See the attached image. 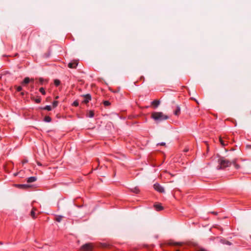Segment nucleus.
I'll return each mask as SVG.
<instances>
[{
  "instance_id": "nucleus-1",
  "label": "nucleus",
  "mask_w": 251,
  "mask_h": 251,
  "mask_svg": "<svg viewBox=\"0 0 251 251\" xmlns=\"http://www.w3.org/2000/svg\"><path fill=\"white\" fill-rule=\"evenodd\" d=\"M236 161V159L229 161L224 157H221L218 160L219 165L217 166V169L219 170L229 167L232 163H235Z\"/></svg>"
},
{
  "instance_id": "nucleus-2",
  "label": "nucleus",
  "mask_w": 251,
  "mask_h": 251,
  "mask_svg": "<svg viewBox=\"0 0 251 251\" xmlns=\"http://www.w3.org/2000/svg\"><path fill=\"white\" fill-rule=\"evenodd\" d=\"M151 117L158 124L169 119V117L161 112H154L151 113Z\"/></svg>"
},
{
  "instance_id": "nucleus-3",
  "label": "nucleus",
  "mask_w": 251,
  "mask_h": 251,
  "mask_svg": "<svg viewBox=\"0 0 251 251\" xmlns=\"http://www.w3.org/2000/svg\"><path fill=\"white\" fill-rule=\"evenodd\" d=\"M94 245L93 243H89L84 244L81 247L82 251H93Z\"/></svg>"
},
{
  "instance_id": "nucleus-4",
  "label": "nucleus",
  "mask_w": 251,
  "mask_h": 251,
  "mask_svg": "<svg viewBox=\"0 0 251 251\" xmlns=\"http://www.w3.org/2000/svg\"><path fill=\"white\" fill-rule=\"evenodd\" d=\"M153 187L155 190L160 192V193H164L165 190L163 187L160 185L159 183H155L153 185Z\"/></svg>"
},
{
  "instance_id": "nucleus-5",
  "label": "nucleus",
  "mask_w": 251,
  "mask_h": 251,
  "mask_svg": "<svg viewBox=\"0 0 251 251\" xmlns=\"http://www.w3.org/2000/svg\"><path fill=\"white\" fill-rule=\"evenodd\" d=\"M78 65V61L77 60H74L71 62H70L68 65V67H69L70 68H71V69H75V68H76V67H77Z\"/></svg>"
},
{
  "instance_id": "nucleus-6",
  "label": "nucleus",
  "mask_w": 251,
  "mask_h": 251,
  "mask_svg": "<svg viewBox=\"0 0 251 251\" xmlns=\"http://www.w3.org/2000/svg\"><path fill=\"white\" fill-rule=\"evenodd\" d=\"M83 97L84 98V100H83L82 102L84 103H87L91 99V96L90 94L83 95Z\"/></svg>"
},
{
  "instance_id": "nucleus-7",
  "label": "nucleus",
  "mask_w": 251,
  "mask_h": 251,
  "mask_svg": "<svg viewBox=\"0 0 251 251\" xmlns=\"http://www.w3.org/2000/svg\"><path fill=\"white\" fill-rule=\"evenodd\" d=\"M168 244L171 246H181L183 245L182 242H175L173 241H170Z\"/></svg>"
},
{
  "instance_id": "nucleus-8",
  "label": "nucleus",
  "mask_w": 251,
  "mask_h": 251,
  "mask_svg": "<svg viewBox=\"0 0 251 251\" xmlns=\"http://www.w3.org/2000/svg\"><path fill=\"white\" fill-rule=\"evenodd\" d=\"M180 107L179 105H177L176 106V109L174 111V114L176 116H178L180 114Z\"/></svg>"
},
{
  "instance_id": "nucleus-9",
  "label": "nucleus",
  "mask_w": 251,
  "mask_h": 251,
  "mask_svg": "<svg viewBox=\"0 0 251 251\" xmlns=\"http://www.w3.org/2000/svg\"><path fill=\"white\" fill-rule=\"evenodd\" d=\"M37 210V209L35 207H33L32 210L30 212V216L32 218L35 219L36 216H35V211Z\"/></svg>"
},
{
  "instance_id": "nucleus-10",
  "label": "nucleus",
  "mask_w": 251,
  "mask_h": 251,
  "mask_svg": "<svg viewBox=\"0 0 251 251\" xmlns=\"http://www.w3.org/2000/svg\"><path fill=\"white\" fill-rule=\"evenodd\" d=\"M37 180V178L35 176H31L28 177L27 180L28 183H31Z\"/></svg>"
},
{
  "instance_id": "nucleus-11",
  "label": "nucleus",
  "mask_w": 251,
  "mask_h": 251,
  "mask_svg": "<svg viewBox=\"0 0 251 251\" xmlns=\"http://www.w3.org/2000/svg\"><path fill=\"white\" fill-rule=\"evenodd\" d=\"M30 80L33 81V79H30V78L29 77H26L25 78V79H24V80L22 82V84H26L28 83Z\"/></svg>"
},
{
  "instance_id": "nucleus-12",
  "label": "nucleus",
  "mask_w": 251,
  "mask_h": 251,
  "mask_svg": "<svg viewBox=\"0 0 251 251\" xmlns=\"http://www.w3.org/2000/svg\"><path fill=\"white\" fill-rule=\"evenodd\" d=\"M151 104L157 107L160 104V101L158 100H154L151 102Z\"/></svg>"
},
{
  "instance_id": "nucleus-13",
  "label": "nucleus",
  "mask_w": 251,
  "mask_h": 251,
  "mask_svg": "<svg viewBox=\"0 0 251 251\" xmlns=\"http://www.w3.org/2000/svg\"><path fill=\"white\" fill-rule=\"evenodd\" d=\"M220 242L223 244H227L228 245H231V243L228 241H226V240L225 239H221L220 240Z\"/></svg>"
},
{
  "instance_id": "nucleus-14",
  "label": "nucleus",
  "mask_w": 251,
  "mask_h": 251,
  "mask_svg": "<svg viewBox=\"0 0 251 251\" xmlns=\"http://www.w3.org/2000/svg\"><path fill=\"white\" fill-rule=\"evenodd\" d=\"M63 218V217L62 216H56L55 220L58 222H60L62 220Z\"/></svg>"
},
{
  "instance_id": "nucleus-15",
  "label": "nucleus",
  "mask_w": 251,
  "mask_h": 251,
  "mask_svg": "<svg viewBox=\"0 0 251 251\" xmlns=\"http://www.w3.org/2000/svg\"><path fill=\"white\" fill-rule=\"evenodd\" d=\"M154 206L157 210L160 211L163 209V207L160 204H156Z\"/></svg>"
},
{
  "instance_id": "nucleus-16",
  "label": "nucleus",
  "mask_w": 251,
  "mask_h": 251,
  "mask_svg": "<svg viewBox=\"0 0 251 251\" xmlns=\"http://www.w3.org/2000/svg\"><path fill=\"white\" fill-rule=\"evenodd\" d=\"M94 116V111H89L88 114H87V116L90 117V118H92Z\"/></svg>"
},
{
  "instance_id": "nucleus-17",
  "label": "nucleus",
  "mask_w": 251,
  "mask_h": 251,
  "mask_svg": "<svg viewBox=\"0 0 251 251\" xmlns=\"http://www.w3.org/2000/svg\"><path fill=\"white\" fill-rule=\"evenodd\" d=\"M131 191L136 194L138 193L139 192V189L136 187L131 189Z\"/></svg>"
},
{
  "instance_id": "nucleus-18",
  "label": "nucleus",
  "mask_w": 251,
  "mask_h": 251,
  "mask_svg": "<svg viewBox=\"0 0 251 251\" xmlns=\"http://www.w3.org/2000/svg\"><path fill=\"white\" fill-rule=\"evenodd\" d=\"M51 120V118L48 116H45L44 118V121L46 122H50Z\"/></svg>"
},
{
  "instance_id": "nucleus-19",
  "label": "nucleus",
  "mask_w": 251,
  "mask_h": 251,
  "mask_svg": "<svg viewBox=\"0 0 251 251\" xmlns=\"http://www.w3.org/2000/svg\"><path fill=\"white\" fill-rule=\"evenodd\" d=\"M18 186L19 188L23 189L29 187V186L26 184H19Z\"/></svg>"
},
{
  "instance_id": "nucleus-20",
  "label": "nucleus",
  "mask_w": 251,
  "mask_h": 251,
  "mask_svg": "<svg viewBox=\"0 0 251 251\" xmlns=\"http://www.w3.org/2000/svg\"><path fill=\"white\" fill-rule=\"evenodd\" d=\"M219 141H220V142L221 144L223 146H225L226 145V144L225 143V141L222 139V138L221 137H220Z\"/></svg>"
},
{
  "instance_id": "nucleus-21",
  "label": "nucleus",
  "mask_w": 251,
  "mask_h": 251,
  "mask_svg": "<svg viewBox=\"0 0 251 251\" xmlns=\"http://www.w3.org/2000/svg\"><path fill=\"white\" fill-rule=\"evenodd\" d=\"M54 84L56 86H58V85H59L60 84V81L58 79H55L54 81Z\"/></svg>"
},
{
  "instance_id": "nucleus-22",
  "label": "nucleus",
  "mask_w": 251,
  "mask_h": 251,
  "mask_svg": "<svg viewBox=\"0 0 251 251\" xmlns=\"http://www.w3.org/2000/svg\"><path fill=\"white\" fill-rule=\"evenodd\" d=\"M43 109L45 110H48V111H50L51 110V107L50 105H47Z\"/></svg>"
},
{
  "instance_id": "nucleus-23",
  "label": "nucleus",
  "mask_w": 251,
  "mask_h": 251,
  "mask_svg": "<svg viewBox=\"0 0 251 251\" xmlns=\"http://www.w3.org/2000/svg\"><path fill=\"white\" fill-rule=\"evenodd\" d=\"M39 91L43 95L46 94V92L43 87L40 88Z\"/></svg>"
},
{
  "instance_id": "nucleus-24",
  "label": "nucleus",
  "mask_w": 251,
  "mask_h": 251,
  "mask_svg": "<svg viewBox=\"0 0 251 251\" xmlns=\"http://www.w3.org/2000/svg\"><path fill=\"white\" fill-rule=\"evenodd\" d=\"M103 104L105 105V106H108L110 104V103L109 101H107V100H105V101H103Z\"/></svg>"
},
{
  "instance_id": "nucleus-25",
  "label": "nucleus",
  "mask_w": 251,
  "mask_h": 251,
  "mask_svg": "<svg viewBox=\"0 0 251 251\" xmlns=\"http://www.w3.org/2000/svg\"><path fill=\"white\" fill-rule=\"evenodd\" d=\"M32 100H34L35 101L38 103H40L41 102V100L40 98H38L36 99H34V98H32Z\"/></svg>"
},
{
  "instance_id": "nucleus-26",
  "label": "nucleus",
  "mask_w": 251,
  "mask_h": 251,
  "mask_svg": "<svg viewBox=\"0 0 251 251\" xmlns=\"http://www.w3.org/2000/svg\"><path fill=\"white\" fill-rule=\"evenodd\" d=\"M58 102L57 101H54L52 103V106L53 107H55L57 106Z\"/></svg>"
},
{
  "instance_id": "nucleus-27",
  "label": "nucleus",
  "mask_w": 251,
  "mask_h": 251,
  "mask_svg": "<svg viewBox=\"0 0 251 251\" xmlns=\"http://www.w3.org/2000/svg\"><path fill=\"white\" fill-rule=\"evenodd\" d=\"M73 105L75 106H77L78 105V102L77 100H75L73 103Z\"/></svg>"
},
{
  "instance_id": "nucleus-28",
  "label": "nucleus",
  "mask_w": 251,
  "mask_h": 251,
  "mask_svg": "<svg viewBox=\"0 0 251 251\" xmlns=\"http://www.w3.org/2000/svg\"><path fill=\"white\" fill-rule=\"evenodd\" d=\"M16 89H17V91L20 92V91H22V87L21 86H18V87H16Z\"/></svg>"
},
{
  "instance_id": "nucleus-29",
  "label": "nucleus",
  "mask_w": 251,
  "mask_h": 251,
  "mask_svg": "<svg viewBox=\"0 0 251 251\" xmlns=\"http://www.w3.org/2000/svg\"><path fill=\"white\" fill-rule=\"evenodd\" d=\"M236 169H238L240 168V166L238 164H236V162L235 163H233Z\"/></svg>"
},
{
  "instance_id": "nucleus-30",
  "label": "nucleus",
  "mask_w": 251,
  "mask_h": 251,
  "mask_svg": "<svg viewBox=\"0 0 251 251\" xmlns=\"http://www.w3.org/2000/svg\"><path fill=\"white\" fill-rule=\"evenodd\" d=\"M39 82H40V83H41V84H42V83H43V81H44V79H43V78H40L39 79Z\"/></svg>"
},
{
  "instance_id": "nucleus-31",
  "label": "nucleus",
  "mask_w": 251,
  "mask_h": 251,
  "mask_svg": "<svg viewBox=\"0 0 251 251\" xmlns=\"http://www.w3.org/2000/svg\"><path fill=\"white\" fill-rule=\"evenodd\" d=\"M160 145L161 146H165V143L162 142V143H158L157 144V145Z\"/></svg>"
},
{
  "instance_id": "nucleus-32",
  "label": "nucleus",
  "mask_w": 251,
  "mask_h": 251,
  "mask_svg": "<svg viewBox=\"0 0 251 251\" xmlns=\"http://www.w3.org/2000/svg\"><path fill=\"white\" fill-rule=\"evenodd\" d=\"M106 245L105 244H102V247H103V248H105L106 247Z\"/></svg>"
},
{
  "instance_id": "nucleus-33",
  "label": "nucleus",
  "mask_w": 251,
  "mask_h": 251,
  "mask_svg": "<svg viewBox=\"0 0 251 251\" xmlns=\"http://www.w3.org/2000/svg\"><path fill=\"white\" fill-rule=\"evenodd\" d=\"M27 162V160H24L23 162V164L24 163H26Z\"/></svg>"
},
{
  "instance_id": "nucleus-34",
  "label": "nucleus",
  "mask_w": 251,
  "mask_h": 251,
  "mask_svg": "<svg viewBox=\"0 0 251 251\" xmlns=\"http://www.w3.org/2000/svg\"><path fill=\"white\" fill-rule=\"evenodd\" d=\"M199 251H206V250H204V249H200V250H199Z\"/></svg>"
},
{
  "instance_id": "nucleus-35",
  "label": "nucleus",
  "mask_w": 251,
  "mask_h": 251,
  "mask_svg": "<svg viewBox=\"0 0 251 251\" xmlns=\"http://www.w3.org/2000/svg\"><path fill=\"white\" fill-rule=\"evenodd\" d=\"M21 95L23 96L24 95V92H22L21 93Z\"/></svg>"
},
{
  "instance_id": "nucleus-36",
  "label": "nucleus",
  "mask_w": 251,
  "mask_h": 251,
  "mask_svg": "<svg viewBox=\"0 0 251 251\" xmlns=\"http://www.w3.org/2000/svg\"><path fill=\"white\" fill-rule=\"evenodd\" d=\"M38 164L39 165H41V164L40 163H38Z\"/></svg>"
},
{
  "instance_id": "nucleus-37",
  "label": "nucleus",
  "mask_w": 251,
  "mask_h": 251,
  "mask_svg": "<svg viewBox=\"0 0 251 251\" xmlns=\"http://www.w3.org/2000/svg\"><path fill=\"white\" fill-rule=\"evenodd\" d=\"M0 245H2V244H3V243H2V242H0Z\"/></svg>"
},
{
  "instance_id": "nucleus-38",
  "label": "nucleus",
  "mask_w": 251,
  "mask_h": 251,
  "mask_svg": "<svg viewBox=\"0 0 251 251\" xmlns=\"http://www.w3.org/2000/svg\"><path fill=\"white\" fill-rule=\"evenodd\" d=\"M58 97L57 96V97H56L55 99H58Z\"/></svg>"
},
{
  "instance_id": "nucleus-39",
  "label": "nucleus",
  "mask_w": 251,
  "mask_h": 251,
  "mask_svg": "<svg viewBox=\"0 0 251 251\" xmlns=\"http://www.w3.org/2000/svg\"><path fill=\"white\" fill-rule=\"evenodd\" d=\"M208 149H209V148H208V147H207V151H208Z\"/></svg>"
},
{
  "instance_id": "nucleus-40",
  "label": "nucleus",
  "mask_w": 251,
  "mask_h": 251,
  "mask_svg": "<svg viewBox=\"0 0 251 251\" xmlns=\"http://www.w3.org/2000/svg\"><path fill=\"white\" fill-rule=\"evenodd\" d=\"M176 251H179V250H176Z\"/></svg>"
}]
</instances>
